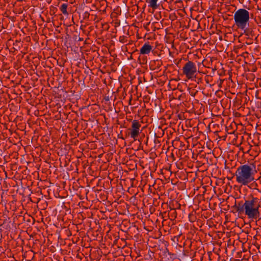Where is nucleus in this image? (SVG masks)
<instances>
[{
  "mask_svg": "<svg viewBox=\"0 0 261 261\" xmlns=\"http://www.w3.org/2000/svg\"><path fill=\"white\" fill-rule=\"evenodd\" d=\"M148 255L150 257H151V256L153 255V252L152 251H151L150 250H149L148 251Z\"/></svg>",
  "mask_w": 261,
  "mask_h": 261,
  "instance_id": "obj_17",
  "label": "nucleus"
},
{
  "mask_svg": "<svg viewBox=\"0 0 261 261\" xmlns=\"http://www.w3.org/2000/svg\"><path fill=\"white\" fill-rule=\"evenodd\" d=\"M247 44H251V43L250 42V41H249V43H248Z\"/></svg>",
  "mask_w": 261,
  "mask_h": 261,
  "instance_id": "obj_23",
  "label": "nucleus"
},
{
  "mask_svg": "<svg viewBox=\"0 0 261 261\" xmlns=\"http://www.w3.org/2000/svg\"><path fill=\"white\" fill-rule=\"evenodd\" d=\"M90 16V13L88 11H85L82 14V18L84 20H88Z\"/></svg>",
  "mask_w": 261,
  "mask_h": 261,
  "instance_id": "obj_10",
  "label": "nucleus"
},
{
  "mask_svg": "<svg viewBox=\"0 0 261 261\" xmlns=\"http://www.w3.org/2000/svg\"><path fill=\"white\" fill-rule=\"evenodd\" d=\"M189 253V251L188 250H184L183 251V254L184 256H188V253Z\"/></svg>",
  "mask_w": 261,
  "mask_h": 261,
  "instance_id": "obj_16",
  "label": "nucleus"
},
{
  "mask_svg": "<svg viewBox=\"0 0 261 261\" xmlns=\"http://www.w3.org/2000/svg\"><path fill=\"white\" fill-rule=\"evenodd\" d=\"M119 41L122 43H124L127 41V37L125 36H121L119 37Z\"/></svg>",
  "mask_w": 261,
  "mask_h": 261,
  "instance_id": "obj_12",
  "label": "nucleus"
},
{
  "mask_svg": "<svg viewBox=\"0 0 261 261\" xmlns=\"http://www.w3.org/2000/svg\"><path fill=\"white\" fill-rule=\"evenodd\" d=\"M83 39H82L81 38H79V41H82Z\"/></svg>",
  "mask_w": 261,
  "mask_h": 261,
  "instance_id": "obj_22",
  "label": "nucleus"
},
{
  "mask_svg": "<svg viewBox=\"0 0 261 261\" xmlns=\"http://www.w3.org/2000/svg\"><path fill=\"white\" fill-rule=\"evenodd\" d=\"M141 127V122L137 120H134L132 121L131 127L127 129L128 131V136H129L134 141L137 140L139 134L142 132Z\"/></svg>",
  "mask_w": 261,
  "mask_h": 261,
  "instance_id": "obj_5",
  "label": "nucleus"
},
{
  "mask_svg": "<svg viewBox=\"0 0 261 261\" xmlns=\"http://www.w3.org/2000/svg\"><path fill=\"white\" fill-rule=\"evenodd\" d=\"M160 62H161V61H158V65H160Z\"/></svg>",
  "mask_w": 261,
  "mask_h": 261,
  "instance_id": "obj_25",
  "label": "nucleus"
},
{
  "mask_svg": "<svg viewBox=\"0 0 261 261\" xmlns=\"http://www.w3.org/2000/svg\"><path fill=\"white\" fill-rule=\"evenodd\" d=\"M197 71L196 63L190 60H188L182 67V73L188 79L196 77Z\"/></svg>",
  "mask_w": 261,
  "mask_h": 261,
  "instance_id": "obj_4",
  "label": "nucleus"
},
{
  "mask_svg": "<svg viewBox=\"0 0 261 261\" xmlns=\"http://www.w3.org/2000/svg\"><path fill=\"white\" fill-rule=\"evenodd\" d=\"M168 216L170 220H173L177 217V212L175 208H171L169 211Z\"/></svg>",
  "mask_w": 261,
  "mask_h": 261,
  "instance_id": "obj_8",
  "label": "nucleus"
},
{
  "mask_svg": "<svg viewBox=\"0 0 261 261\" xmlns=\"http://www.w3.org/2000/svg\"><path fill=\"white\" fill-rule=\"evenodd\" d=\"M250 186L251 187L254 189V190H257L258 192L259 193H261V191L259 190L258 189H257L256 187L257 186V184L255 182H253V183H252L251 185H250Z\"/></svg>",
  "mask_w": 261,
  "mask_h": 261,
  "instance_id": "obj_13",
  "label": "nucleus"
},
{
  "mask_svg": "<svg viewBox=\"0 0 261 261\" xmlns=\"http://www.w3.org/2000/svg\"><path fill=\"white\" fill-rule=\"evenodd\" d=\"M190 221H191V222H194V220H190Z\"/></svg>",
  "mask_w": 261,
  "mask_h": 261,
  "instance_id": "obj_26",
  "label": "nucleus"
},
{
  "mask_svg": "<svg viewBox=\"0 0 261 261\" xmlns=\"http://www.w3.org/2000/svg\"><path fill=\"white\" fill-rule=\"evenodd\" d=\"M212 80V76L206 75L204 76V80L206 82L207 84H209L210 86H211V84H210L211 80Z\"/></svg>",
  "mask_w": 261,
  "mask_h": 261,
  "instance_id": "obj_11",
  "label": "nucleus"
},
{
  "mask_svg": "<svg viewBox=\"0 0 261 261\" xmlns=\"http://www.w3.org/2000/svg\"><path fill=\"white\" fill-rule=\"evenodd\" d=\"M19 218L22 219L23 220H25V217L24 216H19Z\"/></svg>",
  "mask_w": 261,
  "mask_h": 261,
  "instance_id": "obj_20",
  "label": "nucleus"
},
{
  "mask_svg": "<svg viewBox=\"0 0 261 261\" xmlns=\"http://www.w3.org/2000/svg\"><path fill=\"white\" fill-rule=\"evenodd\" d=\"M233 19L237 28L243 30L245 35L255 37L259 32L257 24L250 21V13L246 9L241 8L237 10L234 13Z\"/></svg>",
  "mask_w": 261,
  "mask_h": 261,
  "instance_id": "obj_2",
  "label": "nucleus"
},
{
  "mask_svg": "<svg viewBox=\"0 0 261 261\" xmlns=\"http://www.w3.org/2000/svg\"><path fill=\"white\" fill-rule=\"evenodd\" d=\"M152 49V46L150 45L149 42L145 43L140 50V54L148 55Z\"/></svg>",
  "mask_w": 261,
  "mask_h": 261,
  "instance_id": "obj_6",
  "label": "nucleus"
},
{
  "mask_svg": "<svg viewBox=\"0 0 261 261\" xmlns=\"http://www.w3.org/2000/svg\"><path fill=\"white\" fill-rule=\"evenodd\" d=\"M158 0H146V2L148 4V6L153 9H157L159 5L157 4Z\"/></svg>",
  "mask_w": 261,
  "mask_h": 261,
  "instance_id": "obj_7",
  "label": "nucleus"
},
{
  "mask_svg": "<svg viewBox=\"0 0 261 261\" xmlns=\"http://www.w3.org/2000/svg\"><path fill=\"white\" fill-rule=\"evenodd\" d=\"M28 217H29V219L27 220V221H28V222H31V219H32L33 220H34V219H33V218H30V216H28Z\"/></svg>",
  "mask_w": 261,
  "mask_h": 261,
  "instance_id": "obj_19",
  "label": "nucleus"
},
{
  "mask_svg": "<svg viewBox=\"0 0 261 261\" xmlns=\"http://www.w3.org/2000/svg\"><path fill=\"white\" fill-rule=\"evenodd\" d=\"M188 90L189 91V93L192 96H195L196 92L197 91H195L194 90H191V88H189Z\"/></svg>",
  "mask_w": 261,
  "mask_h": 261,
  "instance_id": "obj_14",
  "label": "nucleus"
},
{
  "mask_svg": "<svg viewBox=\"0 0 261 261\" xmlns=\"http://www.w3.org/2000/svg\"><path fill=\"white\" fill-rule=\"evenodd\" d=\"M233 207L238 215L244 214L252 220L261 219V198L253 194L247 195L243 200L236 201Z\"/></svg>",
  "mask_w": 261,
  "mask_h": 261,
  "instance_id": "obj_1",
  "label": "nucleus"
},
{
  "mask_svg": "<svg viewBox=\"0 0 261 261\" xmlns=\"http://www.w3.org/2000/svg\"><path fill=\"white\" fill-rule=\"evenodd\" d=\"M67 7H68V4L64 3V4H62V5L61 6V7L60 8V11L64 15L68 14V12L67 11Z\"/></svg>",
  "mask_w": 261,
  "mask_h": 261,
  "instance_id": "obj_9",
  "label": "nucleus"
},
{
  "mask_svg": "<svg viewBox=\"0 0 261 261\" xmlns=\"http://www.w3.org/2000/svg\"><path fill=\"white\" fill-rule=\"evenodd\" d=\"M247 44H251V43L250 42V41H249V43H248Z\"/></svg>",
  "mask_w": 261,
  "mask_h": 261,
  "instance_id": "obj_24",
  "label": "nucleus"
},
{
  "mask_svg": "<svg viewBox=\"0 0 261 261\" xmlns=\"http://www.w3.org/2000/svg\"><path fill=\"white\" fill-rule=\"evenodd\" d=\"M195 78L197 79V81L196 80V81L197 82L198 84H199L200 83H203V80L202 79V78L198 77L197 75H196V77Z\"/></svg>",
  "mask_w": 261,
  "mask_h": 261,
  "instance_id": "obj_15",
  "label": "nucleus"
},
{
  "mask_svg": "<svg viewBox=\"0 0 261 261\" xmlns=\"http://www.w3.org/2000/svg\"><path fill=\"white\" fill-rule=\"evenodd\" d=\"M163 252L165 254L166 252H168V254H169V251H168V249H167V248L165 247V249H164Z\"/></svg>",
  "mask_w": 261,
  "mask_h": 261,
  "instance_id": "obj_18",
  "label": "nucleus"
},
{
  "mask_svg": "<svg viewBox=\"0 0 261 261\" xmlns=\"http://www.w3.org/2000/svg\"><path fill=\"white\" fill-rule=\"evenodd\" d=\"M104 99H105V100L106 101H109V96H106V97H105V98H104Z\"/></svg>",
  "mask_w": 261,
  "mask_h": 261,
  "instance_id": "obj_21",
  "label": "nucleus"
},
{
  "mask_svg": "<svg viewBox=\"0 0 261 261\" xmlns=\"http://www.w3.org/2000/svg\"><path fill=\"white\" fill-rule=\"evenodd\" d=\"M253 168H255V166L253 163L239 166L235 173L237 182L246 186L252 181L254 179Z\"/></svg>",
  "mask_w": 261,
  "mask_h": 261,
  "instance_id": "obj_3",
  "label": "nucleus"
}]
</instances>
